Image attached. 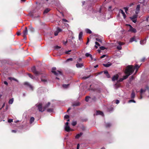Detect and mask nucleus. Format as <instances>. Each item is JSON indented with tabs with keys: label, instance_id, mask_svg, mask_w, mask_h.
Masks as SVG:
<instances>
[{
	"label": "nucleus",
	"instance_id": "32",
	"mask_svg": "<svg viewBox=\"0 0 149 149\" xmlns=\"http://www.w3.org/2000/svg\"><path fill=\"white\" fill-rule=\"evenodd\" d=\"M111 126V124L110 123H107L106 124V127H110Z\"/></svg>",
	"mask_w": 149,
	"mask_h": 149
},
{
	"label": "nucleus",
	"instance_id": "58",
	"mask_svg": "<svg viewBox=\"0 0 149 149\" xmlns=\"http://www.w3.org/2000/svg\"><path fill=\"white\" fill-rule=\"evenodd\" d=\"M62 21H63V22H68V21L66 19H62Z\"/></svg>",
	"mask_w": 149,
	"mask_h": 149
},
{
	"label": "nucleus",
	"instance_id": "6",
	"mask_svg": "<svg viewBox=\"0 0 149 149\" xmlns=\"http://www.w3.org/2000/svg\"><path fill=\"white\" fill-rule=\"evenodd\" d=\"M62 31V29L59 28H57V31L54 32V35L57 36L58 35V33Z\"/></svg>",
	"mask_w": 149,
	"mask_h": 149
},
{
	"label": "nucleus",
	"instance_id": "52",
	"mask_svg": "<svg viewBox=\"0 0 149 149\" xmlns=\"http://www.w3.org/2000/svg\"><path fill=\"white\" fill-rule=\"evenodd\" d=\"M134 78V77L133 76H132L131 77V78H130V81H131L132 80H133Z\"/></svg>",
	"mask_w": 149,
	"mask_h": 149
},
{
	"label": "nucleus",
	"instance_id": "47",
	"mask_svg": "<svg viewBox=\"0 0 149 149\" xmlns=\"http://www.w3.org/2000/svg\"><path fill=\"white\" fill-rule=\"evenodd\" d=\"M82 61V59L81 58H79L77 60V62L78 63V62H81Z\"/></svg>",
	"mask_w": 149,
	"mask_h": 149
},
{
	"label": "nucleus",
	"instance_id": "7",
	"mask_svg": "<svg viewBox=\"0 0 149 149\" xmlns=\"http://www.w3.org/2000/svg\"><path fill=\"white\" fill-rule=\"evenodd\" d=\"M119 77V76L118 74L114 75L112 79V80L113 81H114L115 80H117Z\"/></svg>",
	"mask_w": 149,
	"mask_h": 149
},
{
	"label": "nucleus",
	"instance_id": "25",
	"mask_svg": "<svg viewBox=\"0 0 149 149\" xmlns=\"http://www.w3.org/2000/svg\"><path fill=\"white\" fill-rule=\"evenodd\" d=\"M8 79L10 80H14V81H16L17 82H18V81L16 79H15V78H13V77H9L8 78Z\"/></svg>",
	"mask_w": 149,
	"mask_h": 149
},
{
	"label": "nucleus",
	"instance_id": "48",
	"mask_svg": "<svg viewBox=\"0 0 149 149\" xmlns=\"http://www.w3.org/2000/svg\"><path fill=\"white\" fill-rule=\"evenodd\" d=\"M73 60V59L72 58H69L67 60V62L69 61H72Z\"/></svg>",
	"mask_w": 149,
	"mask_h": 149
},
{
	"label": "nucleus",
	"instance_id": "60",
	"mask_svg": "<svg viewBox=\"0 0 149 149\" xmlns=\"http://www.w3.org/2000/svg\"><path fill=\"white\" fill-rule=\"evenodd\" d=\"M95 44L96 45H97L98 46H100V44L97 42H95Z\"/></svg>",
	"mask_w": 149,
	"mask_h": 149
},
{
	"label": "nucleus",
	"instance_id": "30",
	"mask_svg": "<svg viewBox=\"0 0 149 149\" xmlns=\"http://www.w3.org/2000/svg\"><path fill=\"white\" fill-rule=\"evenodd\" d=\"M53 111V109L52 108H49L47 109V111L49 112H52Z\"/></svg>",
	"mask_w": 149,
	"mask_h": 149
},
{
	"label": "nucleus",
	"instance_id": "55",
	"mask_svg": "<svg viewBox=\"0 0 149 149\" xmlns=\"http://www.w3.org/2000/svg\"><path fill=\"white\" fill-rule=\"evenodd\" d=\"M8 122L9 123H11V122H13V119H9L8 120Z\"/></svg>",
	"mask_w": 149,
	"mask_h": 149
},
{
	"label": "nucleus",
	"instance_id": "57",
	"mask_svg": "<svg viewBox=\"0 0 149 149\" xmlns=\"http://www.w3.org/2000/svg\"><path fill=\"white\" fill-rule=\"evenodd\" d=\"M106 56V55H103L100 57V58H102Z\"/></svg>",
	"mask_w": 149,
	"mask_h": 149
},
{
	"label": "nucleus",
	"instance_id": "46",
	"mask_svg": "<svg viewBox=\"0 0 149 149\" xmlns=\"http://www.w3.org/2000/svg\"><path fill=\"white\" fill-rule=\"evenodd\" d=\"M69 115H66L64 116V118L65 119H69Z\"/></svg>",
	"mask_w": 149,
	"mask_h": 149
},
{
	"label": "nucleus",
	"instance_id": "53",
	"mask_svg": "<svg viewBox=\"0 0 149 149\" xmlns=\"http://www.w3.org/2000/svg\"><path fill=\"white\" fill-rule=\"evenodd\" d=\"M96 40L98 41L99 42H101V40L98 38H96Z\"/></svg>",
	"mask_w": 149,
	"mask_h": 149
},
{
	"label": "nucleus",
	"instance_id": "11",
	"mask_svg": "<svg viewBox=\"0 0 149 149\" xmlns=\"http://www.w3.org/2000/svg\"><path fill=\"white\" fill-rule=\"evenodd\" d=\"M119 13H120L123 15V18L124 19L126 18V16L123 10L121 9H120L119 10Z\"/></svg>",
	"mask_w": 149,
	"mask_h": 149
},
{
	"label": "nucleus",
	"instance_id": "51",
	"mask_svg": "<svg viewBox=\"0 0 149 149\" xmlns=\"http://www.w3.org/2000/svg\"><path fill=\"white\" fill-rule=\"evenodd\" d=\"M61 47L58 46H56L55 47V48L57 49H59L61 48Z\"/></svg>",
	"mask_w": 149,
	"mask_h": 149
},
{
	"label": "nucleus",
	"instance_id": "38",
	"mask_svg": "<svg viewBox=\"0 0 149 149\" xmlns=\"http://www.w3.org/2000/svg\"><path fill=\"white\" fill-rule=\"evenodd\" d=\"M77 124V123L76 121H73L72 122V126H75Z\"/></svg>",
	"mask_w": 149,
	"mask_h": 149
},
{
	"label": "nucleus",
	"instance_id": "39",
	"mask_svg": "<svg viewBox=\"0 0 149 149\" xmlns=\"http://www.w3.org/2000/svg\"><path fill=\"white\" fill-rule=\"evenodd\" d=\"M69 85V84H63V87L65 88H67Z\"/></svg>",
	"mask_w": 149,
	"mask_h": 149
},
{
	"label": "nucleus",
	"instance_id": "15",
	"mask_svg": "<svg viewBox=\"0 0 149 149\" xmlns=\"http://www.w3.org/2000/svg\"><path fill=\"white\" fill-rule=\"evenodd\" d=\"M82 134L83 133L82 132H80L79 134H77L75 138L77 139H79Z\"/></svg>",
	"mask_w": 149,
	"mask_h": 149
},
{
	"label": "nucleus",
	"instance_id": "37",
	"mask_svg": "<svg viewBox=\"0 0 149 149\" xmlns=\"http://www.w3.org/2000/svg\"><path fill=\"white\" fill-rule=\"evenodd\" d=\"M90 98V97L89 96H87L86 97L85 100L86 102H88L89 100V99Z\"/></svg>",
	"mask_w": 149,
	"mask_h": 149
},
{
	"label": "nucleus",
	"instance_id": "63",
	"mask_svg": "<svg viewBox=\"0 0 149 149\" xmlns=\"http://www.w3.org/2000/svg\"><path fill=\"white\" fill-rule=\"evenodd\" d=\"M23 36V37H24V39L25 40H26V36H24V35H23L22 36Z\"/></svg>",
	"mask_w": 149,
	"mask_h": 149
},
{
	"label": "nucleus",
	"instance_id": "13",
	"mask_svg": "<svg viewBox=\"0 0 149 149\" xmlns=\"http://www.w3.org/2000/svg\"><path fill=\"white\" fill-rule=\"evenodd\" d=\"M84 66L83 63H77L76 64V66L77 68H81Z\"/></svg>",
	"mask_w": 149,
	"mask_h": 149
},
{
	"label": "nucleus",
	"instance_id": "3",
	"mask_svg": "<svg viewBox=\"0 0 149 149\" xmlns=\"http://www.w3.org/2000/svg\"><path fill=\"white\" fill-rule=\"evenodd\" d=\"M31 70L32 72L36 75H39L42 74L41 72L36 71V67L34 66L32 68Z\"/></svg>",
	"mask_w": 149,
	"mask_h": 149
},
{
	"label": "nucleus",
	"instance_id": "64",
	"mask_svg": "<svg viewBox=\"0 0 149 149\" xmlns=\"http://www.w3.org/2000/svg\"><path fill=\"white\" fill-rule=\"evenodd\" d=\"M17 36H19L20 35L21 33H20V32H18L17 33Z\"/></svg>",
	"mask_w": 149,
	"mask_h": 149
},
{
	"label": "nucleus",
	"instance_id": "42",
	"mask_svg": "<svg viewBox=\"0 0 149 149\" xmlns=\"http://www.w3.org/2000/svg\"><path fill=\"white\" fill-rule=\"evenodd\" d=\"M117 48L118 49L120 50L121 49L122 47L121 46L119 45L117 46Z\"/></svg>",
	"mask_w": 149,
	"mask_h": 149
},
{
	"label": "nucleus",
	"instance_id": "62",
	"mask_svg": "<svg viewBox=\"0 0 149 149\" xmlns=\"http://www.w3.org/2000/svg\"><path fill=\"white\" fill-rule=\"evenodd\" d=\"M115 85L117 87H119L120 86V84H115Z\"/></svg>",
	"mask_w": 149,
	"mask_h": 149
},
{
	"label": "nucleus",
	"instance_id": "8",
	"mask_svg": "<svg viewBox=\"0 0 149 149\" xmlns=\"http://www.w3.org/2000/svg\"><path fill=\"white\" fill-rule=\"evenodd\" d=\"M140 9V6L139 5H138L137 6L136 10L135 11V13L136 14H137L139 12Z\"/></svg>",
	"mask_w": 149,
	"mask_h": 149
},
{
	"label": "nucleus",
	"instance_id": "21",
	"mask_svg": "<svg viewBox=\"0 0 149 149\" xmlns=\"http://www.w3.org/2000/svg\"><path fill=\"white\" fill-rule=\"evenodd\" d=\"M112 65V64L111 63H108L106 64H103V65L106 67H108L109 66H110L111 65Z\"/></svg>",
	"mask_w": 149,
	"mask_h": 149
},
{
	"label": "nucleus",
	"instance_id": "33",
	"mask_svg": "<svg viewBox=\"0 0 149 149\" xmlns=\"http://www.w3.org/2000/svg\"><path fill=\"white\" fill-rule=\"evenodd\" d=\"M13 102V98H12L11 99H10L8 102V103L9 104H12Z\"/></svg>",
	"mask_w": 149,
	"mask_h": 149
},
{
	"label": "nucleus",
	"instance_id": "43",
	"mask_svg": "<svg viewBox=\"0 0 149 149\" xmlns=\"http://www.w3.org/2000/svg\"><path fill=\"white\" fill-rule=\"evenodd\" d=\"M139 68V66L137 65H136L135 66V67H134V68H135V69H136V70H138V69Z\"/></svg>",
	"mask_w": 149,
	"mask_h": 149
},
{
	"label": "nucleus",
	"instance_id": "24",
	"mask_svg": "<svg viewBox=\"0 0 149 149\" xmlns=\"http://www.w3.org/2000/svg\"><path fill=\"white\" fill-rule=\"evenodd\" d=\"M86 32L87 33L89 34H91L92 33V31L89 29H86Z\"/></svg>",
	"mask_w": 149,
	"mask_h": 149
},
{
	"label": "nucleus",
	"instance_id": "12",
	"mask_svg": "<svg viewBox=\"0 0 149 149\" xmlns=\"http://www.w3.org/2000/svg\"><path fill=\"white\" fill-rule=\"evenodd\" d=\"M83 36V33L82 32H80L79 35V40H82V38Z\"/></svg>",
	"mask_w": 149,
	"mask_h": 149
},
{
	"label": "nucleus",
	"instance_id": "20",
	"mask_svg": "<svg viewBox=\"0 0 149 149\" xmlns=\"http://www.w3.org/2000/svg\"><path fill=\"white\" fill-rule=\"evenodd\" d=\"M50 102H48V103L46 104L44 107V108L45 109V110L47 107H48L50 105Z\"/></svg>",
	"mask_w": 149,
	"mask_h": 149
},
{
	"label": "nucleus",
	"instance_id": "49",
	"mask_svg": "<svg viewBox=\"0 0 149 149\" xmlns=\"http://www.w3.org/2000/svg\"><path fill=\"white\" fill-rule=\"evenodd\" d=\"M118 44H119V45L121 46V45H124V43L123 42H118Z\"/></svg>",
	"mask_w": 149,
	"mask_h": 149
},
{
	"label": "nucleus",
	"instance_id": "26",
	"mask_svg": "<svg viewBox=\"0 0 149 149\" xmlns=\"http://www.w3.org/2000/svg\"><path fill=\"white\" fill-rule=\"evenodd\" d=\"M41 81H42L44 82V83H45L46 82H47V80L45 79H43L42 77H41Z\"/></svg>",
	"mask_w": 149,
	"mask_h": 149
},
{
	"label": "nucleus",
	"instance_id": "44",
	"mask_svg": "<svg viewBox=\"0 0 149 149\" xmlns=\"http://www.w3.org/2000/svg\"><path fill=\"white\" fill-rule=\"evenodd\" d=\"M100 48L101 50H104L106 49V48L104 46L100 47Z\"/></svg>",
	"mask_w": 149,
	"mask_h": 149
},
{
	"label": "nucleus",
	"instance_id": "19",
	"mask_svg": "<svg viewBox=\"0 0 149 149\" xmlns=\"http://www.w3.org/2000/svg\"><path fill=\"white\" fill-rule=\"evenodd\" d=\"M131 97V98L132 99H133L135 97V93L134 91H133L132 92Z\"/></svg>",
	"mask_w": 149,
	"mask_h": 149
},
{
	"label": "nucleus",
	"instance_id": "45",
	"mask_svg": "<svg viewBox=\"0 0 149 149\" xmlns=\"http://www.w3.org/2000/svg\"><path fill=\"white\" fill-rule=\"evenodd\" d=\"M124 80V79L123 78H120L119 79L118 81V82H121L122 81Z\"/></svg>",
	"mask_w": 149,
	"mask_h": 149
},
{
	"label": "nucleus",
	"instance_id": "9",
	"mask_svg": "<svg viewBox=\"0 0 149 149\" xmlns=\"http://www.w3.org/2000/svg\"><path fill=\"white\" fill-rule=\"evenodd\" d=\"M24 85H27L28 86H29V87L32 90H33V87L28 82H24Z\"/></svg>",
	"mask_w": 149,
	"mask_h": 149
},
{
	"label": "nucleus",
	"instance_id": "35",
	"mask_svg": "<svg viewBox=\"0 0 149 149\" xmlns=\"http://www.w3.org/2000/svg\"><path fill=\"white\" fill-rule=\"evenodd\" d=\"M28 75H29V77H30L32 79H34L35 78V77L33 75H32L31 74H28Z\"/></svg>",
	"mask_w": 149,
	"mask_h": 149
},
{
	"label": "nucleus",
	"instance_id": "41",
	"mask_svg": "<svg viewBox=\"0 0 149 149\" xmlns=\"http://www.w3.org/2000/svg\"><path fill=\"white\" fill-rule=\"evenodd\" d=\"M128 103H131L132 102H133L135 103L136 102V101L135 100H129L128 101Z\"/></svg>",
	"mask_w": 149,
	"mask_h": 149
},
{
	"label": "nucleus",
	"instance_id": "22",
	"mask_svg": "<svg viewBox=\"0 0 149 149\" xmlns=\"http://www.w3.org/2000/svg\"><path fill=\"white\" fill-rule=\"evenodd\" d=\"M137 17V15H133L132 17H130V18L131 19H136Z\"/></svg>",
	"mask_w": 149,
	"mask_h": 149
},
{
	"label": "nucleus",
	"instance_id": "16",
	"mask_svg": "<svg viewBox=\"0 0 149 149\" xmlns=\"http://www.w3.org/2000/svg\"><path fill=\"white\" fill-rule=\"evenodd\" d=\"M29 30L31 32H33L34 31V29L32 27L31 25L29 26Z\"/></svg>",
	"mask_w": 149,
	"mask_h": 149
},
{
	"label": "nucleus",
	"instance_id": "36",
	"mask_svg": "<svg viewBox=\"0 0 149 149\" xmlns=\"http://www.w3.org/2000/svg\"><path fill=\"white\" fill-rule=\"evenodd\" d=\"M146 89H141L140 90V93L141 94H142L143 92H145L146 91Z\"/></svg>",
	"mask_w": 149,
	"mask_h": 149
},
{
	"label": "nucleus",
	"instance_id": "54",
	"mask_svg": "<svg viewBox=\"0 0 149 149\" xmlns=\"http://www.w3.org/2000/svg\"><path fill=\"white\" fill-rule=\"evenodd\" d=\"M71 50H69L68 51L65 52V53L66 54H69V53L71 52Z\"/></svg>",
	"mask_w": 149,
	"mask_h": 149
},
{
	"label": "nucleus",
	"instance_id": "4",
	"mask_svg": "<svg viewBox=\"0 0 149 149\" xmlns=\"http://www.w3.org/2000/svg\"><path fill=\"white\" fill-rule=\"evenodd\" d=\"M36 106L38 107L39 111L42 112L45 110L44 107H42V104L41 103H40L38 105L36 104Z\"/></svg>",
	"mask_w": 149,
	"mask_h": 149
},
{
	"label": "nucleus",
	"instance_id": "34",
	"mask_svg": "<svg viewBox=\"0 0 149 149\" xmlns=\"http://www.w3.org/2000/svg\"><path fill=\"white\" fill-rule=\"evenodd\" d=\"M129 7H125L123 8V9L125 10V13L127 14V11L128 10Z\"/></svg>",
	"mask_w": 149,
	"mask_h": 149
},
{
	"label": "nucleus",
	"instance_id": "28",
	"mask_svg": "<svg viewBox=\"0 0 149 149\" xmlns=\"http://www.w3.org/2000/svg\"><path fill=\"white\" fill-rule=\"evenodd\" d=\"M50 10L49 8H46V9L44 11V13H48L49 11Z\"/></svg>",
	"mask_w": 149,
	"mask_h": 149
},
{
	"label": "nucleus",
	"instance_id": "23",
	"mask_svg": "<svg viewBox=\"0 0 149 149\" xmlns=\"http://www.w3.org/2000/svg\"><path fill=\"white\" fill-rule=\"evenodd\" d=\"M146 39H144L141 40L140 42V43L141 45H143L146 42Z\"/></svg>",
	"mask_w": 149,
	"mask_h": 149
},
{
	"label": "nucleus",
	"instance_id": "61",
	"mask_svg": "<svg viewBox=\"0 0 149 149\" xmlns=\"http://www.w3.org/2000/svg\"><path fill=\"white\" fill-rule=\"evenodd\" d=\"M90 76L86 77H83V79H86L87 78H88Z\"/></svg>",
	"mask_w": 149,
	"mask_h": 149
},
{
	"label": "nucleus",
	"instance_id": "5",
	"mask_svg": "<svg viewBox=\"0 0 149 149\" xmlns=\"http://www.w3.org/2000/svg\"><path fill=\"white\" fill-rule=\"evenodd\" d=\"M128 25L130 27L129 31L134 33L136 32V30L135 29L133 28L131 25L130 24H128Z\"/></svg>",
	"mask_w": 149,
	"mask_h": 149
},
{
	"label": "nucleus",
	"instance_id": "27",
	"mask_svg": "<svg viewBox=\"0 0 149 149\" xmlns=\"http://www.w3.org/2000/svg\"><path fill=\"white\" fill-rule=\"evenodd\" d=\"M80 105V103L79 102H76L73 104L74 106H78Z\"/></svg>",
	"mask_w": 149,
	"mask_h": 149
},
{
	"label": "nucleus",
	"instance_id": "2",
	"mask_svg": "<svg viewBox=\"0 0 149 149\" xmlns=\"http://www.w3.org/2000/svg\"><path fill=\"white\" fill-rule=\"evenodd\" d=\"M56 68L55 67H53L52 69V72L55 75L58 76L59 75H61L62 74L61 72L59 70L56 71Z\"/></svg>",
	"mask_w": 149,
	"mask_h": 149
},
{
	"label": "nucleus",
	"instance_id": "18",
	"mask_svg": "<svg viewBox=\"0 0 149 149\" xmlns=\"http://www.w3.org/2000/svg\"><path fill=\"white\" fill-rule=\"evenodd\" d=\"M135 36H134L133 37L131 38L130 40V42H132L134 41H135L136 42H137V41L135 39Z\"/></svg>",
	"mask_w": 149,
	"mask_h": 149
},
{
	"label": "nucleus",
	"instance_id": "56",
	"mask_svg": "<svg viewBox=\"0 0 149 149\" xmlns=\"http://www.w3.org/2000/svg\"><path fill=\"white\" fill-rule=\"evenodd\" d=\"M115 102L116 104H118L119 103V100H116L115 101Z\"/></svg>",
	"mask_w": 149,
	"mask_h": 149
},
{
	"label": "nucleus",
	"instance_id": "40",
	"mask_svg": "<svg viewBox=\"0 0 149 149\" xmlns=\"http://www.w3.org/2000/svg\"><path fill=\"white\" fill-rule=\"evenodd\" d=\"M91 55V54H89L88 53H86L85 54V56L87 57H90Z\"/></svg>",
	"mask_w": 149,
	"mask_h": 149
},
{
	"label": "nucleus",
	"instance_id": "50",
	"mask_svg": "<svg viewBox=\"0 0 149 149\" xmlns=\"http://www.w3.org/2000/svg\"><path fill=\"white\" fill-rule=\"evenodd\" d=\"M131 20L134 23H136V19H132Z\"/></svg>",
	"mask_w": 149,
	"mask_h": 149
},
{
	"label": "nucleus",
	"instance_id": "29",
	"mask_svg": "<svg viewBox=\"0 0 149 149\" xmlns=\"http://www.w3.org/2000/svg\"><path fill=\"white\" fill-rule=\"evenodd\" d=\"M34 120V118L33 117H31L30 120V123H32Z\"/></svg>",
	"mask_w": 149,
	"mask_h": 149
},
{
	"label": "nucleus",
	"instance_id": "17",
	"mask_svg": "<svg viewBox=\"0 0 149 149\" xmlns=\"http://www.w3.org/2000/svg\"><path fill=\"white\" fill-rule=\"evenodd\" d=\"M65 130L68 132H69L71 130L70 127L67 125H66V126L65 127Z\"/></svg>",
	"mask_w": 149,
	"mask_h": 149
},
{
	"label": "nucleus",
	"instance_id": "31",
	"mask_svg": "<svg viewBox=\"0 0 149 149\" xmlns=\"http://www.w3.org/2000/svg\"><path fill=\"white\" fill-rule=\"evenodd\" d=\"M126 74V75L124 76H123V78L124 79V80L127 79L128 78V77L130 75V74Z\"/></svg>",
	"mask_w": 149,
	"mask_h": 149
},
{
	"label": "nucleus",
	"instance_id": "1",
	"mask_svg": "<svg viewBox=\"0 0 149 149\" xmlns=\"http://www.w3.org/2000/svg\"><path fill=\"white\" fill-rule=\"evenodd\" d=\"M135 68L133 65H129L127 67L125 73L126 74H130V75L134 72Z\"/></svg>",
	"mask_w": 149,
	"mask_h": 149
},
{
	"label": "nucleus",
	"instance_id": "10",
	"mask_svg": "<svg viewBox=\"0 0 149 149\" xmlns=\"http://www.w3.org/2000/svg\"><path fill=\"white\" fill-rule=\"evenodd\" d=\"M23 35L24 36H26L28 34V29L26 27H25V29L23 31Z\"/></svg>",
	"mask_w": 149,
	"mask_h": 149
},
{
	"label": "nucleus",
	"instance_id": "14",
	"mask_svg": "<svg viewBox=\"0 0 149 149\" xmlns=\"http://www.w3.org/2000/svg\"><path fill=\"white\" fill-rule=\"evenodd\" d=\"M96 115H101L102 116H103V113L102 112H101L100 111H96Z\"/></svg>",
	"mask_w": 149,
	"mask_h": 149
},
{
	"label": "nucleus",
	"instance_id": "59",
	"mask_svg": "<svg viewBox=\"0 0 149 149\" xmlns=\"http://www.w3.org/2000/svg\"><path fill=\"white\" fill-rule=\"evenodd\" d=\"M106 75L107 77L108 78H109L110 77V75L109 73L107 74H106Z\"/></svg>",
	"mask_w": 149,
	"mask_h": 149
}]
</instances>
